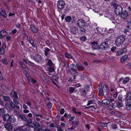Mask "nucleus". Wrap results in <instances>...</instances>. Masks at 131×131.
Wrapping results in <instances>:
<instances>
[{
	"mask_svg": "<svg viewBox=\"0 0 131 131\" xmlns=\"http://www.w3.org/2000/svg\"><path fill=\"white\" fill-rule=\"evenodd\" d=\"M30 36H27V40L30 43L31 45L33 47H36V48H37V47L36 46L35 44H34V41L31 39L30 38Z\"/></svg>",
	"mask_w": 131,
	"mask_h": 131,
	"instance_id": "dca6fc26",
	"label": "nucleus"
},
{
	"mask_svg": "<svg viewBox=\"0 0 131 131\" xmlns=\"http://www.w3.org/2000/svg\"><path fill=\"white\" fill-rule=\"evenodd\" d=\"M112 1H111L110 3L111 6H113L115 8H116V7L118 6L119 5L117 4V2L116 0H112Z\"/></svg>",
	"mask_w": 131,
	"mask_h": 131,
	"instance_id": "4be33fe9",
	"label": "nucleus"
},
{
	"mask_svg": "<svg viewBox=\"0 0 131 131\" xmlns=\"http://www.w3.org/2000/svg\"><path fill=\"white\" fill-rule=\"evenodd\" d=\"M79 122L78 121L75 122L74 121H72V124L73 125H74L76 126H77L79 124Z\"/></svg>",
	"mask_w": 131,
	"mask_h": 131,
	"instance_id": "13d9d810",
	"label": "nucleus"
},
{
	"mask_svg": "<svg viewBox=\"0 0 131 131\" xmlns=\"http://www.w3.org/2000/svg\"><path fill=\"white\" fill-rule=\"evenodd\" d=\"M102 83L100 82L97 86V89L99 90L102 89Z\"/></svg>",
	"mask_w": 131,
	"mask_h": 131,
	"instance_id": "603ef678",
	"label": "nucleus"
},
{
	"mask_svg": "<svg viewBox=\"0 0 131 131\" xmlns=\"http://www.w3.org/2000/svg\"><path fill=\"white\" fill-rule=\"evenodd\" d=\"M3 120L4 121H10L11 123H14L16 121V119L14 117H12L8 114L4 115L3 116Z\"/></svg>",
	"mask_w": 131,
	"mask_h": 131,
	"instance_id": "20e7f679",
	"label": "nucleus"
},
{
	"mask_svg": "<svg viewBox=\"0 0 131 131\" xmlns=\"http://www.w3.org/2000/svg\"><path fill=\"white\" fill-rule=\"evenodd\" d=\"M77 66L73 64H72L70 65L71 69L69 70L70 74L73 75L74 81H75L76 77L78 74V71L77 70Z\"/></svg>",
	"mask_w": 131,
	"mask_h": 131,
	"instance_id": "f257e3e1",
	"label": "nucleus"
},
{
	"mask_svg": "<svg viewBox=\"0 0 131 131\" xmlns=\"http://www.w3.org/2000/svg\"><path fill=\"white\" fill-rule=\"evenodd\" d=\"M102 103L105 105H107L110 104V102L106 99H104L102 100Z\"/></svg>",
	"mask_w": 131,
	"mask_h": 131,
	"instance_id": "cd10ccee",
	"label": "nucleus"
},
{
	"mask_svg": "<svg viewBox=\"0 0 131 131\" xmlns=\"http://www.w3.org/2000/svg\"><path fill=\"white\" fill-rule=\"evenodd\" d=\"M122 102H120L118 101L117 103V107H123V104L122 103Z\"/></svg>",
	"mask_w": 131,
	"mask_h": 131,
	"instance_id": "ea45409f",
	"label": "nucleus"
},
{
	"mask_svg": "<svg viewBox=\"0 0 131 131\" xmlns=\"http://www.w3.org/2000/svg\"><path fill=\"white\" fill-rule=\"evenodd\" d=\"M22 126L19 127L15 129L14 131H26L24 129H22Z\"/></svg>",
	"mask_w": 131,
	"mask_h": 131,
	"instance_id": "72a5a7b5",
	"label": "nucleus"
},
{
	"mask_svg": "<svg viewBox=\"0 0 131 131\" xmlns=\"http://www.w3.org/2000/svg\"><path fill=\"white\" fill-rule=\"evenodd\" d=\"M49 71L51 72L54 71V68L53 67H52L49 68Z\"/></svg>",
	"mask_w": 131,
	"mask_h": 131,
	"instance_id": "e2e57ef3",
	"label": "nucleus"
},
{
	"mask_svg": "<svg viewBox=\"0 0 131 131\" xmlns=\"http://www.w3.org/2000/svg\"><path fill=\"white\" fill-rule=\"evenodd\" d=\"M77 24L79 28L85 26L86 25V22L84 20L81 19L78 20Z\"/></svg>",
	"mask_w": 131,
	"mask_h": 131,
	"instance_id": "9d476101",
	"label": "nucleus"
},
{
	"mask_svg": "<svg viewBox=\"0 0 131 131\" xmlns=\"http://www.w3.org/2000/svg\"><path fill=\"white\" fill-rule=\"evenodd\" d=\"M77 30V28L75 26L72 27L70 29L71 32L73 34H75Z\"/></svg>",
	"mask_w": 131,
	"mask_h": 131,
	"instance_id": "b1692460",
	"label": "nucleus"
},
{
	"mask_svg": "<svg viewBox=\"0 0 131 131\" xmlns=\"http://www.w3.org/2000/svg\"><path fill=\"white\" fill-rule=\"evenodd\" d=\"M47 64L49 66L51 67L52 66L53 63L51 59H49L47 61Z\"/></svg>",
	"mask_w": 131,
	"mask_h": 131,
	"instance_id": "f704fd0d",
	"label": "nucleus"
},
{
	"mask_svg": "<svg viewBox=\"0 0 131 131\" xmlns=\"http://www.w3.org/2000/svg\"><path fill=\"white\" fill-rule=\"evenodd\" d=\"M109 45L103 42L99 45V50L101 49L103 51L106 50L109 48Z\"/></svg>",
	"mask_w": 131,
	"mask_h": 131,
	"instance_id": "6e6552de",
	"label": "nucleus"
},
{
	"mask_svg": "<svg viewBox=\"0 0 131 131\" xmlns=\"http://www.w3.org/2000/svg\"><path fill=\"white\" fill-rule=\"evenodd\" d=\"M112 127L114 129H115L117 128V124L115 123H113L112 125Z\"/></svg>",
	"mask_w": 131,
	"mask_h": 131,
	"instance_id": "c03bdc74",
	"label": "nucleus"
},
{
	"mask_svg": "<svg viewBox=\"0 0 131 131\" xmlns=\"http://www.w3.org/2000/svg\"><path fill=\"white\" fill-rule=\"evenodd\" d=\"M45 43L46 44L47 46L48 47H49L51 45L49 40H46L45 42Z\"/></svg>",
	"mask_w": 131,
	"mask_h": 131,
	"instance_id": "6e6d98bb",
	"label": "nucleus"
},
{
	"mask_svg": "<svg viewBox=\"0 0 131 131\" xmlns=\"http://www.w3.org/2000/svg\"><path fill=\"white\" fill-rule=\"evenodd\" d=\"M126 36L123 35L119 36L116 39L115 42L116 45L117 47L122 44L125 40Z\"/></svg>",
	"mask_w": 131,
	"mask_h": 131,
	"instance_id": "f03ea898",
	"label": "nucleus"
},
{
	"mask_svg": "<svg viewBox=\"0 0 131 131\" xmlns=\"http://www.w3.org/2000/svg\"><path fill=\"white\" fill-rule=\"evenodd\" d=\"M3 98L4 100L8 102L10 100L9 98L7 96H4Z\"/></svg>",
	"mask_w": 131,
	"mask_h": 131,
	"instance_id": "09e8293b",
	"label": "nucleus"
},
{
	"mask_svg": "<svg viewBox=\"0 0 131 131\" xmlns=\"http://www.w3.org/2000/svg\"><path fill=\"white\" fill-rule=\"evenodd\" d=\"M75 89L74 87H70L69 90V92L70 94H71L74 92Z\"/></svg>",
	"mask_w": 131,
	"mask_h": 131,
	"instance_id": "473e14b6",
	"label": "nucleus"
},
{
	"mask_svg": "<svg viewBox=\"0 0 131 131\" xmlns=\"http://www.w3.org/2000/svg\"><path fill=\"white\" fill-rule=\"evenodd\" d=\"M127 102L126 105V109L128 110H130L131 109V101Z\"/></svg>",
	"mask_w": 131,
	"mask_h": 131,
	"instance_id": "393cba45",
	"label": "nucleus"
},
{
	"mask_svg": "<svg viewBox=\"0 0 131 131\" xmlns=\"http://www.w3.org/2000/svg\"><path fill=\"white\" fill-rule=\"evenodd\" d=\"M111 41V37H109L105 39V42H104L106 43L107 44L109 45L110 44Z\"/></svg>",
	"mask_w": 131,
	"mask_h": 131,
	"instance_id": "bb28decb",
	"label": "nucleus"
},
{
	"mask_svg": "<svg viewBox=\"0 0 131 131\" xmlns=\"http://www.w3.org/2000/svg\"><path fill=\"white\" fill-rule=\"evenodd\" d=\"M29 30L34 33H37L38 32V29L36 28L34 25H30Z\"/></svg>",
	"mask_w": 131,
	"mask_h": 131,
	"instance_id": "f3484780",
	"label": "nucleus"
},
{
	"mask_svg": "<svg viewBox=\"0 0 131 131\" xmlns=\"http://www.w3.org/2000/svg\"><path fill=\"white\" fill-rule=\"evenodd\" d=\"M1 48H4V49L6 48V45L5 43L4 42H3L2 44V46L1 47Z\"/></svg>",
	"mask_w": 131,
	"mask_h": 131,
	"instance_id": "0e129e2a",
	"label": "nucleus"
},
{
	"mask_svg": "<svg viewBox=\"0 0 131 131\" xmlns=\"http://www.w3.org/2000/svg\"><path fill=\"white\" fill-rule=\"evenodd\" d=\"M123 10V7L121 5H119L115 8L114 12L118 16L120 15Z\"/></svg>",
	"mask_w": 131,
	"mask_h": 131,
	"instance_id": "0eeeda50",
	"label": "nucleus"
},
{
	"mask_svg": "<svg viewBox=\"0 0 131 131\" xmlns=\"http://www.w3.org/2000/svg\"><path fill=\"white\" fill-rule=\"evenodd\" d=\"M52 79L56 81L58 79V77L57 74L53 75L52 76Z\"/></svg>",
	"mask_w": 131,
	"mask_h": 131,
	"instance_id": "79ce46f5",
	"label": "nucleus"
},
{
	"mask_svg": "<svg viewBox=\"0 0 131 131\" xmlns=\"http://www.w3.org/2000/svg\"><path fill=\"white\" fill-rule=\"evenodd\" d=\"M4 127L7 130L11 131L13 129V126L10 123H6L4 124Z\"/></svg>",
	"mask_w": 131,
	"mask_h": 131,
	"instance_id": "f8f14e48",
	"label": "nucleus"
},
{
	"mask_svg": "<svg viewBox=\"0 0 131 131\" xmlns=\"http://www.w3.org/2000/svg\"><path fill=\"white\" fill-rule=\"evenodd\" d=\"M4 109L3 108H0V115H3L4 113Z\"/></svg>",
	"mask_w": 131,
	"mask_h": 131,
	"instance_id": "3c124183",
	"label": "nucleus"
},
{
	"mask_svg": "<svg viewBox=\"0 0 131 131\" xmlns=\"http://www.w3.org/2000/svg\"><path fill=\"white\" fill-rule=\"evenodd\" d=\"M91 44L92 45L91 48L92 50H99V46L97 42L93 41L91 43Z\"/></svg>",
	"mask_w": 131,
	"mask_h": 131,
	"instance_id": "9b49d317",
	"label": "nucleus"
},
{
	"mask_svg": "<svg viewBox=\"0 0 131 131\" xmlns=\"http://www.w3.org/2000/svg\"><path fill=\"white\" fill-rule=\"evenodd\" d=\"M99 125L101 127H104L107 126V124L106 123H100Z\"/></svg>",
	"mask_w": 131,
	"mask_h": 131,
	"instance_id": "5fc2aeb1",
	"label": "nucleus"
},
{
	"mask_svg": "<svg viewBox=\"0 0 131 131\" xmlns=\"http://www.w3.org/2000/svg\"><path fill=\"white\" fill-rule=\"evenodd\" d=\"M64 66L66 67H69V65L67 61H66L64 62Z\"/></svg>",
	"mask_w": 131,
	"mask_h": 131,
	"instance_id": "69168bd1",
	"label": "nucleus"
},
{
	"mask_svg": "<svg viewBox=\"0 0 131 131\" xmlns=\"http://www.w3.org/2000/svg\"><path fill=\"white\" fill-rule=\"evenodd\" d=\"M32 123L33 124L34 126L36 127H40V125L39 123L36 121H34Z\"/></svg>",
	"mask_w": 131,
	"mask_h": 131,
	"instance_id": "2f4dec72",
	"label": "nucleus"
},
{
	"mask_svg": "<svg viewBox=\"0 0 131 131\" xmlns=\"http://www.w3.org/2000/svg\"><path fill=\"white\" fill-rule=\"evenodd\" d=\"M90 88L88 85H87L85 88H81L80 89L79 92L81 95L83 96H85L87 94V93L89 92Z\"/></svg>",
	"mask_w": 131,
	"mask_h": 131,
	"instance_id": "39448f33",
	"label": "nucleus"
},
{
	"mask_svg": "<svg viewBox=\"0 0 131 131\" xmlns=\"http://www.w3.org/2000/svg\"><path fill=\"white\" fill-rule=\"evenodd\" d=\"M117 48L116 46H113L111 48V51L113 52L116 53V50Z\"/></svg>",
	"mask_w": 131,
	"mask_h": 131,
	"instance_id": "c9c22d12",
	"label": "nucleus"
},
{
	"mask_svg": "<svg viewBox=\"0 0 131 131\" xmlns=\"http://www.w3.org/2000/svg\"><path fill=\"white\" fill-rule=\"evenodd\" d=\"M117 99L119 101V102H122L123 100V96L122 95L118 96Z\"/></svg>",
	"mask_w": 131,
	"mask_h": 131,
	"instance_id": "49530a36",
	"label": "nucleus"
},
{
	"mask_svg": "<svg viewBox=\"0 0 131 131\" xmlns=\"http://www.w3.org/2000/svg\"><path fill=\"white\" fill-rule=\"evenodd\" d=\"M17 116L18 118H19L21 120L24 121H26V120L27 118L23 114H18Z\"/></svg>",
	"mask_w": 131,
	"mask_h": 131,
	"instance_id": "412c9836",
	"label": "nucleus"
},
{
	"mask_svg": "<svg viewBox=\"0 0 131 131\" xmlns=\"http://www.w3.org/2000/svg\"><path fill=\"white\" fill-rule=\"evenodd\" d=\"M25 76L26 77H27V79H29V78H29L30 75L28 73H27V72H26V73H25Z\"/></svg>",
	"mask_w": 131,
	"mask_h": 131,
	"instance_id": "338daca9",
	"label": "nucleus"
},
{
	"mask_svg": "<svg viewBox=\"0 0 131 131\" xmlns=\"http://www.w3.org/2000/svg\"><path fill=\"white\" fill-rule=\"evenodd\" d=\"M1 12H0V15L4 17H6L7 15L5 11L2 8H1Z\"/></svg>",
	"mask_w": 131,
	"mask_h": 131,
	"instance_id": "a878e982",
	"label": "nucleus"
},
{
	"mask_svg": "<svg viewBox=\"0 0 131 131\" xmlns=\"http://www.w3.org/2000/svg\"><path fill=\"white\" fill-rule=\"evenodd\" d=\"M99 95L100 96H102L103 94V89L99 90Z\"/></svg>",
	"mask_w": 131,
	"mask_h": 131,
	"instance_id": "de8ad7c7",
	"label": "nucleus"
},
{
	"mask_svg": "<svg viewBox=\"0 0 131 131\" xmlns=\"http://www.w3.org/2000/svg\"><path fill=\"white\" fill-rule=\"evenodd\" d=\"M120 15L122 18L125 19L128 16V13L126 10H124L123 11Z\"/></svg>",
	"mask_w": 131,
	"mask_h": 131,
	"instance_id": "4468645a",
	"label": "nucleus"
},
{
	"mask_svg": "<svg viewBox=\"0 0 131 131\" xmlns=\"http://www.w3.org/2000/svg\"><path fill=\"white\" fill-rule=\"evenodd\" d=\"M76 65L77 68V70L82 71L85 70V68L81 63H77Z\"/></svg>",
	"mask_w": 131,
	"mask_h": 131,
	"instance_id": "2eb2a0df",
	"label": "nucleus"
},
{
	"mask_svg": "<svg viewBox=\"0 0 131 131\" xmlns=\"http://www.w3.org/2000/svg\"><path fill=\"white\" fill-rule=\"evenodd\" d=\"M64 112V109L62 108L60 111V114H63Z\"/></svg>",
	"mask_w": 131,
	"mask_h": 131,
	"instance_id": "774afa93",
	"label": "nucleus"
},
{
	"mask_svg": "<svg viewBox=\"0 0 131 131\" xmlns=\"http://www.w3.org/2000/svg\"><path fill=\"white\" fill-rule=\"evenodd\" d=\"M17 92L16 91L12 90L11 93V96L12 97H14L15 99H17L18 98L17 96Z\"/></svg>",
	"mask_w": 131,
	"mask_h": 131,
	"instance_id": "a211bd4d",
	"label": "nucleus"
},
{
	"mask_svg": "<svg viewBox=\"0 0 131 131\" xmlns=\"http://www.w3.org/2000/svg\"><path fill=\"white\" fill-rule=\"evenodd\" d=\"M127 52V50L126 48H123L122 49H120L119 50L117 51L116 54V56H118L122 55L123 53H125Z\"/></svg>",
	"mask_w": 131,
	"mask_h": 131,
	"instance_id": "1a4fd4ad",
	"label": "nucleus"
},
{
	"mask_svg": "<svg viewBox=\"0 0 131 131\" xmlns=\"http://www.w3.org/2000/svg\"><path fill=\"white\" fill-rule=\"evenodd\" d=\"M116 107V106L114 104H111L107 107V108L108 109L113 110Z\"/></svg>",
	"mask_w": 131,
	"mask_h": 131,
	"instance_id": "c85d7f7f",
	"label": "nucleus"
},
{
	"mask_svg": "<svg viewBox=\"0 0 131 131\" xmlns=\"http://www.w3.org/2000/svg\"><path fill=\"white\" fill-rule=\"evenodd\" d=\"M1 61L3 64H5L7 65L8 64L7 59L6 58H4L1 60Z\"/></svg>",
	"mask_w": 131,
	"mask_h": 131,
	"instance_id": "c756f323",
	"label": "nucleus"
},
{
	"mask_svg": "<svg viewBox=\"0 0 131 131\" xmlns=\"http://www.w3.org/2000/svg\"><path fill=\"white\" fill-rule=\"evenodd\" d=\"M41 77L42 80L45 81V82H46L47 83H48V80H47L46 77L44 76L43 74L42 75Z\"/></svg>",
	"mask_w": 131,
	"mask_h": 131,
	"instance_id": "a18cd8bd",
	"label": "nucleus"
},
{
	"mask_svg": "<svg viewBox=\"0 0 131 131\" xmlns=\"http://www.w3.org/2000/svg\"><path fill=\"white\" fill-rule=\"evenodd\" d=\"M5 49L4 48H0V54L3 55L5 53Z\"/></svg>",
	"mask_w": 131,
	"mask_h": 131,
	"instance_id": "a19ab883",
	"label": "nucleus"
},
{
	"mask_svg": "<svg viewBox=\"0 0 131 131\" xmlns=\"http://www.w3.org/2000/svg\"><path fill=\"white\" fill-rule=\"evenodd\" d=\"M65 19L68 22H70L72 20V18L70 16H68L65 17Z\"/></svg>",
	"mask_w": 131,
	"mask_h": 131,
	"instance_id": "7c9ffc66",
	"label": "nucleus"
},
{
	"mask_svg": "<svg viewBox=\"0 0 131 131\" xmlns=\"http://www.w3.org/2000/svg\"><path fill=\"white\" fill-rule=\"evenodd\" d=\"M26 121L27 122V123H31L32 122V120L30 119H27Z\"/></svg>",
	"mask_w": 131,
	"mask_h": 131,
	"instance_id": "4d7b16f0",
	"label": "nucleus"
},
{
	"mask_svg": "<svg viewBox=\"0 0 131 131\" xmlns=\"http://www.w3.org/2000/svg\"><path fill=\"white\" fill-rule=\"evenodd\" d=\"M52 104L50 102L48 103L47 104V107L49 109H50L51 107Z\"/></svg>",
	"mask_w": 131,
	"mask_h": 131,
	"instance_id": "052dcab7",
	"label": "nucleus"
},
{
	"mask_svg": "<svg viewBox=\"0 0 131 131\" xmlns=\"http://www.w3.org/2000/svg\"><path fill=\"white\" fill-rule=\"evenodd\" d=\"M51 50V49H50L48 47H46L44 49L43 51L44 52V54L47 57L49 58L51 56V54L49 53V51Z\"/></svg>",
	"mask_w": 131,
	"mask_h": 131,
	"instance_id": "ddd939ff",
	"label": "nucleus"
},
{
	"mask_svg": "<svg viewBox=\"0 0 131 131\" xmlns=\"http://www.w3.org/2000/svg\"><path fill=\"white\" fill-rule=\"evenodd\" d=\"M9 103L11 107L13 108L14 109L15 108V106L14 103L12 101H10Z\"/></svg>",
	"mask_w": 131,
	"mask_h": 131,
	"instance_id": "8fccbe9b",
	"label": "nucleus"
},
{
	"mask_svg": "<svg viewBox=\"0 0 131 131\" xmlns=\"http://www.w3.org/2000/svg\"><path fill=\"white\" fill-rule=\"evenodd\" d=\"M122 78L121 79L119 80V82L122 81V83L123 84H125L126 83L129 81V78L128 77H126L124 79Z\"/></svg>",
	"mask_w": 131,
	"mask_h": 131,
	"instance_id": "6ab92c4d",
	"label": "nucleus"
},
{
	"mask_svg": "<svg viewBox=\"0 0 131 131\" xmlns=\"http://www.w3.org/2000/svg\"><path fill=\"white\" fill-rule=\"evenodd\" d=\"M80 32L82 34H84L86 33V31L85 28L84 27H79Z\"/></svg>",
	"mask_w": 131,
	"mask_h": 131,
	"instance_id": "5701e85b",
	"label": "nucleus"
},
{
	"mask_svg": "<svg viewBox=\"0 0 131 131\" xmlns=\"http://www.w3.org/2000/svg\"><path fill=\"white\" fill-rule=\"evenodd\" d=\"M1 34H2V35L4 36H6L7 35V33L5 30H3L1 32Z\"/></svg>",
	"mask_w": 131,
	"mask_h": 131,
	"instance_id": "37998d69",
	"label": "nucleus"
},
{
	"mask_svg": "<svg viewBox=\"0 0 131 131\" xmlns=\"http://www.w3.org/2000/svg\"><path fill=\"white\" fill-rule=\"evenodd\" d=\"M103 88L105 90L104 91V92L107 93V87L105 84L103 86Z\"/></svg>",
	"mask_w": 131,
	"mask_h": 131,
	"instance_id": "864d4df0",
	"label": "nucleus"
},
{
	"mask_svg": "<svg viewBox=\"0 0 131 131\" xmlns=\"http://www.w3.org/2000/svg\"><path fill=\"white\" fill-rule=\"evenodd\" d=\"M64 55L65 57L68 59L72 58V56L70 55V54H68L67 52H66L65 53Z\"/></svg>",
	"mask_w": 131,
	"mask_h": 131,
	"instance_id": "e433bc0d",
	"label": "nucleus"
},
{
	"mask_svg": "<svg viewBox=\"0 0 131 131\" xmlns=\"http://www.w3.org/2000/svg\"><path fill=\"white\" fill-rule=\"evenodd\" d=\"M129 58L128 57V56L127 55H125L121 58L120 62L121 63H122L124 61H126Z\"/></svg>",
	"mask_w": 131,
	"mask_h": 131,
	"instance_id": "aec40b11",
	"label": "nucleus"
},
{
	"mask_svg": "<svg viewBox=\"0 0 131 131\" xmlns=\"http://www.w3.org/2000/svg\"><path fill=\"white\" fill-rule=\"evenodd\" d=\"M33 114L34 116L35 117L40 116L41 117H43V116L42 115L39 114L35 113H33Z\"/></svg>",
	"mask_w": 131,
	"mask_h": 131,
	"instance_id": "bf43d9fd",
	"label": "nucleus"
},
{
	"mask_svg": "<svg viewBox=\"0 0 131 131\" xmlns=\"http://www.w3.org/2000/svg\"><path fill=\"white\" fill-rule=\"evenodd\" d=\"M32 58L36 62L39 64H41L43 62L42 57L39 54H36L35 56H33Z\"/></svg>",
	"mask_w": 131,
	"mask_h": 131,
	"instance_id": "7ed1b4c3",
	"label": "nucleus"
},
{
	"mask_svg": "<svg viewBox=\"0 0 131 131\" xmlns=\"http://www.w3.org/2000/svg\"><path fill=\"white\" fill-rule=\"evenodd\" d=\"M65 5V2L63 0H59L57 1V9L60 11H61L64 8Z\"/></svg>",
	"mask_w": 131,
	"mask_h": 131,
	"instance_id": "423d86ee",
	"label": "nucleus"
},
{
	"mask_svg": "<svg viewBox=\"0 0 131 131\" xmlns=\"http://www.w3.org/2000/svg\"><path fill=\"white\" fill-rule=\"evenodd\" d=\"M80 39L81 41H83L84 42H85L87 40V38L85 36H83L82 37H81Z\"/></svg>",
	"mask_w": 131,
	"mask_h": 131,
	"instance_id": "58836bf2",
	"label": "nucleus"
},
{
	"mask_svg": "<svg viewBox=\"0 0 131 131\" xmlns=\"http://www.w3.org/2000/svg\"><path fill=\"white\" fill-rule=\"evenodd\" d=\"M21 67L23 70L25 71L27 70H28V68L27 66L25 65H24V66H21Z\"/></svg>",
	"mask_w": 131,
	"mask_h": 131,
	"instance_id": "680f3d73",
	"label": "nucleus"
},
{
	"mask_svg": "<svg viewBox=\"0 0 131 131\" xmlns=\"http://www.w3.org/2000/svg\"><path fill=\"white\" fill-rule=\"evenodd\" d=\"M127 28H128L129 30H130L131 31V20L127 23Z\"/></svg>",
	"mask_w": 131,
	"mask_h": 131,
	"instance_id": "4c0bfd02",
	"label": "nucleus"
}]
</instances>
